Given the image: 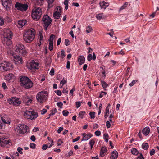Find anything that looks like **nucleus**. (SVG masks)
Wrapping results in <instances>:
<instances>
[{"label":"nucleus","instance_id":"obj_1","mask_svg":"<svg viewBox=\"0 0 159 159\" xmlns=\"http://www.w3.org/2000/svg\"><path fill=\"white\" fill-rule=\"evenodd\" d=\"M35 34V30L31 28L27 30L23 35L24 40L27 43H30L34 38Z\"/></svg>","mask_w":159,"mask_h":159},{"label":"nucleus","instance_id":"obj_2","mask_svg":"<svg viewBox=\"0 0 159 159\" xmlns=\"http://www.w3.org/2000/svg\"><path fill=\"white\" fill-rule=\"evenodd\" d=\"M13 36L12 32L9 29L4 30V34L3 43L7 45L10 46L12 43L11 40Z\"/></svg>","mask_w":159,"mask_h":159},{"label":"nucleus","instance_id":"obj_3","mask_svg":"<svg viewBox=\"0 0 159 159\" xmlns=\"http://www.w3.org/2000/svg\"><path fill=\"white\" fill-rule=\"evenodd\" d=\"M20 82L21 85L26 89H30L33 86V83L31 80L25 76L20 78Z\"/></svg>","mask_w":159,"mask_h":159},{"label":"nucleus","instance_id":"obj_4","mask_svg":"<svg viewBox=\"0 0 159 159\" xmlns=\"http://www.w3.org/2000/svg\"><path fill=\"white\" fill-rule=\"evenodd\" d=\"M47 92L46 91H41L39 92L37 94L36 98L38 102L43 103L47 99Z\"/></svg>","mask_w":159,"mask_h":159},{"label":"nucleus","instance_id":"obj_5","mask_svg":"<svg viewBox=\"0 0 159 159\" xmlns=\"http://www.w3.org/2000/svg\"><path fill=\"white\" fill-rule=\"evenodd\" d=\"M42 21L45 29L46 30L51 24L52 20L51 18L47 15H44L42 19Z\"/></svg>","mask_w":159,"mask_h":159},{"label":"nucleus","instance_id":"obj_6","mask_svg":"<svg viewBox=\"0 0 159 159\" xmlns=\"http://www.w3.org/2000/svg\"><path fill=\"white\" fill-rule=\"evenodd\" d=\"M24 115L26 118L31 120L36 118L38 116L37 113L33 111L27 110L24 113Z\"/></svg>","mask_w":159,"mask_h":159},{"label":"nucleus","instance_id":"obj_7","mask_svg":"<svg viewBox=\"0 0 159 159\" xmlns=\"http://www.w3.org/2000/svg\"><path fill=\"white\" fill-rule=\"evenodd\" d=\"M13 68V65L9 62H4L0 64V70L2 71H7Z\"/></svg>","mask_w":159,"mask_h":159},{"label":"nucleus","instance_id":"obj_8","mask_svg":"<svg viewBox=\"0 0 159 159\" xmlns=\"http://www.w3.org/2000/svg\"><path fill=\"white\" fill-rule=\"evenodd\" d=\"M15 51L20 55H25L27 53L24 46L20 44H18L16 45Z\"/></svg>","mask_w":159,"mask_h":159},{"label":"nucleus","instance_id":"obj_9","mask_svg":"<svg viewBox=\"0 0 159 159\" xmlns=\"http://www.w3.org/2000/svg\"><path fill=\"white\" fill-rule=\"evenodd\" d=\"M28 128L26 125L19 124L16 126V129L20 134H23L27 132Z\"/></svg>","mask_w":159,"mask_h":159},{"label":"nucleus","instance_id":"obj_10","mask_svg":"<svg viewBox=\"0 0 159 159\" xmlns=\"http://www.w3.org/2000/svg\"><path fill=\"white\" fill-rule=\"evenodd\" d=\"M7 101L10 105H12L14 106H18L21 102V101L20 98L14 97L8 99Z\"/></svg>","mask_w":159,"mask_h":159},{"label":"nucleus","instance_id":"obj_11","mask_svg":"<svg viewBox=\"0 0 159 159\" xmlns=\"http://www.w3.org/2000/svg\"><path fill=\"white\" fill-rule=\"evenodd\" d=\"M28 3H20L17 2L16 3L15 7L18 10H27L28 8Z\"/></svg>","mask_w":159,"mask_h":159},{"label":"nucleus","instance_id":"obj_12","mask_svg":"<svg viewBox=\"0 0 159 159\" xmlns=\"http://www.w3.org/2000/svg\"><path fill=\"white\" fill-rule=\"evenodd\" d=\"M41 15V11H32V17L36 21L38 20L40 18Z\"/></svg>","mask_w":159,"mask_h":159},{"label":"nucleus","instance_id":"obj_13","mask_svg":"<svg viewBox=\"0 0 159 159\" xmlns=\"http://www.w3.org/2000/svg\"><path fill=\"white\" fill-rule=\"evenodd\" d=\"M12 55L13 58V60L16 64H20L23 62L22 58L19 56L15 55L12 53H10Z\"/></svg>","mask_w":159,"mask_h":159},{"label":"nucleus","instance_id":"obj_14","mask_svg":"<svg viewBox=\"0 0 159 159\" xmlns=\"http://www.w3.org/2000/svg\"><path fill=\"white\" fill-rule=\"evenodd\" d=\"M39 64L38 62H35L34 61H32L29 64L28 66H29V68L31 69H38Z\"/></svg>","mask_w":159,"mask_h":159},{"label":"nucleus","instance_id":"obj_15","mask_svg":"<svg viewBox=\"0 0 159 159\" xmlns=\"http://www.w3.org/2000/svg\"><path fill=\"white\" fill-rule=\"evenodd\" d=\"M9 143V140L7 138L2 137L0 138V145L2 147H4Z\"/></svg>","mask_w":159,"mask_h":159},{"label":"nucleus","instance_id":"obj_16","mask_svg":"<svg viewBox=\"0 0 159 159\" xmlns=\"http://www.w3.org/2000/svg\"><path fill=\"white\" fill-rule=\"evenodd\" d=\"M55 37V35L53 34L50 35V38L49 39V49L50 51H52L53 49V40Z\"/></svg>","mask_w":159,"mask_h":159},{"label":"nucleus","instance_id":"obj_17","mask_svg":"<svg viewBox=\"0 0 159 159\" xmlns=\"http://www.w3.org/2000/svg\"><path fill=\"white\" fill-rule=\"evenodd\" d=\"M5 78L7 81L9 82H11L13 81L15 77L12 74L10 73L6 75Z\"/></svg>","mask_w":159,"mask_h":159},{"label":"nucleus","instance_id":"obj_18","mask_svg":"<svg viewBox=\"0 0 159 159\" xmlns=\"http://www.w3.org/2000/svg\"><path fill=\"white\" fill-rule=\"evenodd\" d=\"M2 2L3 6L6 9H7L9 7V5L11 3V0H2Z\"/></svg>","mask_w":159,"mask_h":159},{"label":"nucleus","instance_id":"obj_19","mask_svg":"<svg viewBox=\"0 0 159 159\" xmlns=\"http://www.w3.org/2000/svg\"><path fill=\"white\" fill-rule=\"evenodd\" d=\"M61 15V11H56L53 13V17L55 19H59Z\"/></svg>","mask_w":159,"mask_h":159},{"label":"nucleus","instance_id":"obj_20","mask_svg":"<svg viewBox=\"0 0 159 159\" xmlns=\"http://www.w3.org/2000/svg\"><path fill=\"white\" fill-rule=\"evenodd\" d=\"M32 100L31 98L28 96L25 97L23 99L24 102L27 105H29L32 102Z\"/></svg>","mask_w":159,"mask_h":159},{"label":"nucleus","instance_id":"obj_21","mask_svg":"<svg viewBox=\"0 0 159 159\" xmlns=\"http://www.w3.org/2000/svg\"><path fill=\"white\" fill-rule=\"evenodd\" d=\"M55 0H47L48 4L47 10L51 9L54 6L53 2Z\"/></svg>","mask_w":159,"mask_h":159},{"label":"nucleus","instance_id":"obj_22","mask_svg":"<svg viewBox=\"0 0 159 159\" xmlns=\"http://www.w3.org/2000/svg\"><path fill=\"white\" fill-rule=\"evenodd\" d=\"M78 61L80 65L83 64L85 61V58L83 56H80L78 57Z\"/></svg>","mask_w":159,"mask_h":159},{"label":"nucleus","instance_id":"obj_23","mask_svg":"<svg viewBox=\"0 0 159 159\" xmlns=\"http://www.w3.org/2000/svg\"><path fill=\"white\" fill-rule=\"evenodd\" d=\"M93 136V135L90 133H89L83 137L82 141H85L88 140Z\"/></svg>","mask_w":159,"mask_h":159},{"label":"nucleus","instance_id":"obj_24","mask_svg":"<svg viewBox=\"0 0 159 159\" xmlns=\"http://www.w3.org/2000/svg\"><path fill=\"white\" fill-rule=\"evenodd\" d=\"M93 57L91 54H89L87 56V60L89 61H90L93 59L95 60L96 58V56L94 52L93 53Z\"/></svg>","mask_w":159,"mask_h":159},{"label":"nucleus","instance_id":"obj_25","mask_svg":"<svg viewBox=\"0 0 159 159\" xmlns=\"http://www.w3.org/2000/svg\"><path fill=\"white\" fill-rule=\"evenodd\" d=\"M100 4L101 9H105L109 5V3L105 2L104 1L102 2Z\"/></svg>","mask_w":159,"mask_h":159},{"label":"nucleus","instance_id":"obj_26","mask_svg":"<svg viewBox=\"0 0 159 159\" xmlns=\"http://www.w3.org/2000/svg\"><path fill=\"white\" fill-rule=\"evenodd\" d=\"M107 149L105 147H102L101 149L100 155L101 157H103L105 155V153L106 152Z\"/></svg>","mask_w":159,"mask_h":159},{"label":"nucleus","instance_id":"obj_27","mask_svg":"<svg viewBox=\"0 0 159 159\" xmlns=\"http://www.w3.org/2000/svg\"><path fill=\"white\" fill-rule=\"evenodd\" d=\"M150 132V129L148 127H146L143 129L142 130L143 133L145 136L148 135Z\"/></svg>","mask_w":159,"mask_h":159},{"label":"nucleus","instance_id":"obj_28","mask_svg":"<svg viewBox=\"0 0 159 159\" xmlns=\"http://www.w3.org/2000/svg\"><path fill=\"white\" fill-rule=\"evenodd\" d=\"M26 22V21L25 20H19L18 22V25H17V26L18 28L22 27L25 25Z\"/></svg>","mask_w":159,"mask_h":159},{"label":"nucleus","instance_id":"obj_29","mask_svg":"<svg viewBox=\"0 0 159 159\" xmlns=\"http://www.w3.org/2000/svg\"><path fill=\"white\" fill-rule=\"evenodd\" d=\"M111 159H116L118 157V153L116 151L112 152L111 156Z\"/></svg>","mask_w":159,"mask_h":159},{"label":"nucleus","instance_id":"obj_30","mask_svg":"<svg viewBox=\"0 0 159 159\" xmlns=\"http://www.w3.org/2000/svg\"><path fill=\"white\" fill-rule=\"evenodd\" d=\"M131 153L134 155H137L138 154H139V153L138 150L135 148H133L131 149Z\"/></svg>","mask_w":159,"mask_h":159},{"label":"nucleus","instance_id":"obj_31","mask_svg":"<svg viewBox=\"0 0 159 159\" xmlns=\"http://www.w3.org/2000/svg\"><path fill=\"white\" fill-rule=\"evenodd\" d=\"M45 61L46 64L48 66H49L52 62L51 59L49 57H47L45 59Z\"/></svg>","mask_w":159,"mask_h":159},{"label":"nucleus","instance_id":"obj_32","mask_svg":"<svg viewBox=\"0 0 159 159\" xmlns=\"http://www.w3.org/2000/svg\"><path fill=\"white\" fill-rule=\"evenodd\" d=\"M1 120L4 123L9 124L10 123L8 120L7 118L5 116H3L1 117Z\"/></svg>","mask_w":159,"mask_h":159},{"label":"nucleus","instance_id":"obj_33","mask_svg":"<svg viewBox=\"0 0 159 159\" xmlns=\"http://www.w3.org/2000/svg\"><path fill=\"white\" fill-rule=\"evenodd\" d=\"M142 147L143 149L147 150L148 148L149 145L148 143H144L142 144Z\"/></svg>","mask_w":159,"mask_h":159},{"label":"nucleus","instance_id":"obj_34","mask_svg":"<svg viewBox=\"0 0 159 159\" xmlns=\"http://www.w3.org/2000/svg\"><path fill=\"white\" fill-rule=\"evenodd\" d=\"M86 112L85 111H82L79 113V115L80 118L82 119L84 117V116Z\"/></svg>","mask_w":159,"mask_h":159},{"label":"nucleus","instance_id":"obj_35","mask_svg":"<svg viewBox=\"0 0 159 159\" xmlns=\"http://www.w3.org/2000/svg\"><path fill=\"white\" fill-rule=\"evenodd\" d=\"M101 84L104 89L106 90V88L108 86V84L103 80L101 81Z\"/></svg>","mask_w":159,"mask_h":159},{"label":"nucleus","instance_id":"obj_36","mask_svg":"<svg viewBox=\"0 0 159 159\" xmlns=\"http://www.w3.org/2000/svg\"><path fill=\"white\" fill-rule=\"evenodd\" d=\"M96 17L98 20H100L101 19L103 18L104 17L103 15V14L100 13L97 15Z\"/></svg>","mask_w":159,"mask_h":159},{"label":"nucleus","instance_id":"obj_37","mask_svg":"<svg viewBox=\"0 0 159 159\" xmlns=\"http://www.w3.org/2000/svg\"><path fill=\"white\" fill-rule=\"evenodd\" d=\"M129 3L128 2H125V3L121 7L120 10H122L124 9H125L126 7L128 6Z\"/></svg>","mask_w":159,"mask_h":159},{"label":"nucleus","instance_id":"obj_38","mask_svg":"<svg viewBox=\"0 0 159 159\" xmlns=\"http://www.w3.org/2000/svg\"><path fill=\"white\" fill-rule=\"evenodd\" d=\"M108 135L107 133H105L103 134V138L106 142H107L108 141Z\"/></svg>","mask_w":159,"mask_h":159},{"label":"nucleus","instance_id":"obj_39","mask_svg":"<svg viewBox=\"0 0 159 159\" xmlns=\"http://www.w3.org/2000/svg\"><path fill=\"white\" fill-rule=\"evenodd\" d=\"M93 30L92 27L90 26H88L86 27V32L87 33L90 32Z\"/></svg>","mask_w":159,"mask_h":159},{"label":"nucleus","instance_id":"obj_40","mask_svg":"<svg viewBox=\"0 0 159 159\" xmlns=\"http://www.w3.org/2000/svg\"><path fill=\"white\" fill-rule=\"evenodd\" d=\"M50 112V113L49 115V116L54 115L57 112V110L56 108H55L54 109L51 110Z\"/></svg>","mask_w":159,"mask_h":159},{"label":"nucleus","instance_id":"obj_41","mask_svg":"<svg viewBox=\"0 0 159 159\" xmlns=\"http://www.w3.org/2000/svg\"><path fill=\"white\" fill-rule=\"evenodd\" d=\"M68 0H65L64 2V4L65 5V8L66 10H67L68 8Z\"/></svg>","mask_w":159,"mask_h":159},{"label":"nucleus","instance_id":"obj_42","mask_svg":"<svg viewBox=\"0 0 159 159\" xmlns=\"http://www.w3.org/2000/svg\"><path fill=\"white\" fill-rule=\"evenodd\" d=\"M91 119H94L95 117V113L94 112H91L89 114Z\"/></svg>","mask_w":159,"mask_h":159},{"label":"nucleus","instance_id":"obj_43","mask_svg":"<svg viewBox=\"0 0 159 159\" xmlns=\"http://www.w3.org/2000/svg\"><path fill=\"white\" fill-rule=\"evenodd\" d=\"M102 74H101V76H100L101 78L102 79L104 80L106 77V75L105 74V70H102Z\"/></svg>","mask_w":159,"mask_h":159},{"label":"nucleus","instance_id":"obj_44","mask_svg":"<svg viewBox=\"0 0 159 159\" xmlns=\"http://www.w3.org/2000/svg\"><path fill=\"white\" fill-rule=\"evenodd\" d=\"M67 82V80L66 79H65L64 78L63 79V80L60 82V84H62V86L61 87V88L62 86L66 83Z\"/></svg>","mask_w":159,"mask_h":159},{"label":"nucleus","instance_id":"obj_45","mask_svg":"<svg viewBox=\"0 0 159 159\" xmlns=\"http://www.w3.org/2000/svg\"><path fill=\"white\" fill-rule=\"evenodd\" d=\"M69 113V112L66 110H63L62 111L63 115L65 116H67Z\"/></svg>","mask_w":159,"mask_h":159},{"label":"nucleus","instance_id":"obj_46","mask_svg":"<svg viewBox=\"0 0 159 159\" xmlns=\"http://www.w3.org/2000/svg\"><path fill=\"white\" fill-rule=\"evenodd\" d=\"M55 92L58 96H60L61 95V92L60 90H55Z\"/></svg>","mask_w":159,"mask_h":159},{"label":"nucleus","instance_id":"obj_47","mask_svg":"<svg viewBox=\"0 0 159 159\" xmlns=\"http://www.w3.org/2000/svg\"><path fill=\"white\" fill-rule=\"evenodd\" d=\"M30 148L34 149L35 148L36 145L34 143H31L30 144Z\"/></svg>","mask_w":159,"mask_h":159},{"label":"nucleus","instance_id":"obj_48","mask_svg":"<svg viewBox=\"0 0 159 159\" xmlns=\"http://www.w3.org/2000/svg\"><path fill=\"white\" fill-rule=\"evenodd\" d=\"M107 94V92H103V91H102L100 94L99 98H102L103 95H106Z\"/></svg>","mask_w":159,"mask_h":159},{"label":"nucleus","instance_id":"obj_49","mask_svg":"<svg viewBox=\"0 0 159 159\" xmlns=\"http://www.w3.org/2000/svg\"><path fill=\"white\" fill-rule=\"evenodd\" d=\"M65 44L66 46H68L70 45V41L68 39H65Z\"/></svg>","mask_w":159,"mask_h":159},{"label":"nucleus","instance_id":"obj_50","mask_svg":"<svg viewBox=\"0 0 159 159\" xmlns=\"http://www.w3.org/2000/svg\"><path fill=\"white\" fill-rule=\"evenodd\" d=\"M95 143V141L94 140L92 139L90 140L89 144L90 145L93 146Z\"/></svg>","mask_w":159,"mask_h":159},{"label":"nucleus","instance_id":"obj_51","mask_svg":"<svg viewBox=\"0 0 159 159\" xmlns=\"http://www.w3.org/2000/svg\"><path fill=\"white\" fill-rule=\"evenodd\" d=\"M137 81V80H132V82L129 84V86H130L131 87H132L135 84L136 82Z\"/></svg>","mask_w":159,"mask_h":159},{"label":"nucleus","instance_id":"obj_52","mask_svg":"<svg viewBox=\"0 0 159 159\" xmlns=\"http://www.w3.org/2000/svg\"><path fill=\"white\" fill-rule=\"evenodd\" d=\"M54 74V69L52 68L51 69V70L50 72V74L51 76H53Z\"/></svg>","mask_w":159,"mask_h":159},{"label":"nucleus","instance_id":"obj_53","mask_svg":"<svg viewBox=\"0 0 159 159\" xmlns=\"http://www.w3.org/2000/svg\"><path fill=\"white\" fill-rule=\"evenodd\" d=\"M4 24V21L2 18L0 17V26H2Z\"/></svg>","mask_w":159,"mask_h":159},{"label":"nucleus","instance_id":"obj_54","mask_svg":"<svg viewBox=\"0 0 159 159\" xmlns=\"http://www.w3.org/2000/svg\"><path fill=\"white\" fill-rule=\"evenodd\" d=\"M48 147V146L46 144H43L42 147V149L43 150H45Z\"/></svg>","mask_w":159,"mask_h":159},{"label":"nucleus","instance_id":"obj_55","mask_svg":"<svg viewBox=\"0 0 159 159\" xmlns=\"http://www.w3.org/2000/svg\"><path fill=\"white\" fill-rule=\"evenodd\" d=\"M64 128L63 127H60L57 130V133L59 134L61 133V131L63 130Z\"/></svg>","mask_w":159,"mask_h":159},{"label":"nucleus","instance_id":"obj_56","mask_svg":"<svg viewBox=\"0 0 159 159\" xmlns=\"http://www.w3.org/2000/svg\"><path fill=\"white\" fill-rule=\"evenodd\" d=\"M76 107L77 108H79L80 107L81 105L80 102V101L77 102L75 103Z\"/></svg>","mask_w":159,"mask_h":159},{"label":"nucleus","instance_id":"obj_57","mask_svg":"<svg viewBox=\"0 0 159 159\" xmlns=\"http://www.w3.org/2000/svg\"><path fill=\"white\" fill-rule=\"evenodd\" d=\"M23 150V149L20 147H18L17 148V150L18 152L20 154H22L23 152L22 151Z\"/></svg>","mask_w":159,"mask_h":159},{"label":"nucleus","instance_id":"obj_58","mask_svg":"<svg viewBox=\"0 0 159 159\" xmlns=\"http://www.w3.org/2000/svg\"><path fill=\"white\" fill-rule=\"evenodd\" d=\"M95 134L96 136H98L101 134V132L100 131L97 130L95 132Z\"/></svg>","mask_w":159,"mask_h":159},{"label":"nucleus","instance_id":"obj_59","mask_svg":"<svg viewBox=\"0 0 159 159\" xmlns=\"http://www.w3.org/2000/svg\"><path fill=\"white\" fill-rule=\"evenodd\" d=\"M111 124L109 121H107L106 123V125L107 128H109L111 126Z\"/></svg>","mask_w":159,"mask_h":159},{"label":"nucleus","instance_id":"obj_60","mask_svg":"<svg viewBox=\"0 0 159 159\" xmlns=\"http://www.w3.org/2000/svg\"><path fill=\"white\" fill-rule=\"evenodd\" d=\"M63 143L62 141L61 140V139H59L57 143V145L58 146H59L61 145V144Z\"/></svg>","mask_w":159,"mask_h":159},{"label":"nucleus","instance_id":"obj_61","mask_svg":"<svg viewBox=\"0 0 159 159\" xmlns=\"http://www.w3.org/2000/svg\"><path fill=\"white\" fill-rule=\"evenodd\" d=\"M155 153L154 149H152L150 152V155L152 156Z\"/></svg>","mask_w":159,"mask_h":159},{"label":"nucleus","instance_id":"obj_62","mask_svg":"<svg viewBox=\"0 0 159 159\" xmlns=\"http://www.w3.org/2000/svg\"><path fill=\"white\" fill-rule=\"evenodd\" d=\"M80 138V136H78L76 138H75L72 140V142H75L79 140Z\"/></svg>","mask_w":159,"mask_h":159},{"label":"nucleus","instance_id":"obj_63","mask_svg":"<svg viewBox=\"0 0 159 159\" xmlns=\"http://www.w3.org/2000/svg\"><path fill=\"white\" fill-rule=\"evenodd\" d=\"M39 37H40L39 41H40V42L43 41V36L42 34L41 33H39Z\"/></svg>","mask_w":159,"mask_h":159},{"label":"nucleus","instance_id":"obj_64","mask_svg":"<svg viewBox=\"0 0 159 159\" xmlns=\"http://www.w3.org/2000/svg\"><path fill=\"white\" fill-rule=\"evenodd\" d=\"M57 105L59 107L61 108L63 105V103L61 102H58L57 103Z\"/></svg>","mask_w":159,"mask_h":159}]
</instances>
